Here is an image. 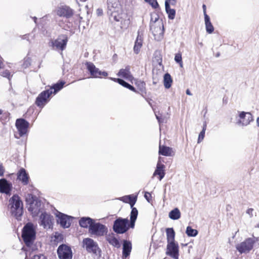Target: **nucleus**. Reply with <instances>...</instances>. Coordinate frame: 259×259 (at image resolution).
Returning a JSON list of instances; mask_svg holds the SVG:
<instances>
[{"instance_id":"nucleus-1","label":"nucleus","mask_w":259,"mask_h":259,"mask_svg":"<svg viewBox=\"0 0 259 259\" xmlns=\"http://www.w3.org/2000/svg\"><path fill=\"white\" fill-rule=\"evenodd\" d=\"M8 209L11 215L20 220L23 213V203L19 196L13 195L9 200Z\"/></svg>"},{"instance_id":"nucleus-2","label":"nucleus","mask_w":259,"mask_h":259,"mask_svg":"<svg viewBox=\"0 0 259 259\" xmlns=\"http://www.w3.org/2000/svg\"><path fill=\"white\" fill-rule=\"evenodd\" d=\"M65 82H60L54 85L50 89L41 92L37 97L35 104L37 106L42 108L49 101V98L53 93L56 94L60 91L63 87Z\"/></svg>"},{"instance_id":"nucleus-3","label":"nucleus","mask_w":259,"mask_h":259,"mask_svg":"<svg viewBox=\"0 0 259 259\" xmlns=\"http://www.w3.org/2000/svg\"><path fill=\"white\" fill-rule=\"evenodd\" d=\"M137 196L133 195L124 196L120 197L119 199L125 203H128L132 208L131 213V227L133 228L135 225V222L137 219L138 211L136 208L134 207V205L136 202Z\"/></svg>"},{"instance_id":"nucleus-4","label":"nucleus","mask_w":259,"mask_h":259,"mask_svg":"<svg viewBox=\"0 0 259 259\" xmlns=\"http://www.w3.org/2000/svg\"><path fill=\"white\" fill-rule=\"evenodd\" d=\"M22 236L28 247L32 244L35 238V231L32 224L28 223L24 226Z\"/></svg>"},{"instance_id":"nucleus-5","label":"nucleus","mask_w":259,"mask_h":259,"mask_svg":"<svg viewBox=\"0 0 259 259\" xmlns=\"http://www.w3.org/2000/svg\"><path fill=\"white\" fill-rule=\"evenodd\" d=\"M257 241V238L252 236L238 244L236 248L241 253L248 252L252 249L254 244Z\"/></svg>"},{"instance_id":"nucleus-6","label":"nucleus","mask_w":259,"mask_h":259,"mask_svg":"<svg viewBox=\"0 0 259 259\" xmlns=\"http://www.w3.org/2000/svg\"><path fill=\"white\" fill-rule=\"evenodd\" d=\"M253 120L252 115L248 112L238 111L237 124L241 126H247Z\"/></svg>"},{"instance_id":"nucleus-7","label":"nucleus","mask_w":259,"mask_h":259,"mask_svg":"<svg viewBox=\"0 0 259 259\" xmlns=\"http://www.w3.org/2000/svg\"><path fill=\"white\" fill-rule=\"evenodd\" d=\"M89 232L91 234L98 236L104 235L107 232V227L103 224L99 223H96L95 221L89 228Z\"/></svg>"},{"instance_id":"nucleus-8","label":"nucleus","mask_w":259,"mask_h":259,"mask_svg":"<svg viewBox=\"0 0 259 259\" xmlns=\"http://www.w3.org/2000/svg\"><path fill=\"white\" fill-rule=\"evenodd\" d=\"M54 12L55 14L59 17L67 19L71 17L74 13L73 10L66 5H62L57 7L54 11Z\"/></svg>"},{"instance_id":"nucleus-9","label":"nucleus","mask_w":259,"mask_h":259,"mask_svg":"<svg viewBox=\"0 0 259 259\" xmlns=\"http://www.w3.org/2000/svg\"><path fill=\"white\" fill-rule=\"evenodd\" d=\"M128 220L127 219H118L114 222V231L119 234L125 233L128 229Z\"/></svg>"},{"instance_id":"nucleus-10","label":"nucleus","mask_w":259,"mask_h":259,"mask_svg":"<svg viewBox=\"0 0 259 259\" xmlns=\"http://www.w3.org/2000/svg\"><path fill=\"white\" fill-rule=\"evenodd\" d=\"M83 246L89 252L98 254L100 251L97 243L89 238L83 240Z\"/></svg>"},{"instance_id":"nucleus-11","label":"nucleus","mask_w":259,"mask_h":259,"mask_svg":"<svg viewBox=\"0 0 259 259\" xmlns=\"http://www.w3.org/2000/svg\"><path fill=\"white\" fill-rule=\"evenodd\" d=\"M56 221L58 224L64 228H68L71 224L72 218L69 215L57 211L55 213Z\"/></svg>"},{"instance_id":"nucleus-12","label":"nucleus","mask_w":259,"mask_h":259,"mask_svg":"<svg viewBox=\"0 0 259 259\" xmlns=\"http://www.w3.org/2000/svg\"><path fill=\"white\" fill-rule=\"evenodd\" d=\"M57 253L60 259H71L72 257V250L66 244L60 245L58 248Z\"/></svg>"},{"instance_id":"nucleus-13","label":"nucleus","mask_w":259,"mask_h":259,"mask_svg":"<svg viewBox=\"0 0 259 259\" xmlns=\"http://www.w3.org/2000/svg\"><path fill=\"white\" fill-rule=\"evenodd\" d=\"M108 8L111 12V15L116 21H119V17L116 15L121 10L120 5L118 0H108Z\"/></svg>"},{"instance_id":"nucleus-14","label":"nucleus","mask_w":259,"mask_h":259,"mask_svg":"<svg viewBox=\"0 0 259 259\" xmlns=\"http://www.w3.org/2000/svg\"><path fill=\"white\" fill-rule=\"evenodd\" d=\"M15 125L19 133V137H22L27 134L29 122L26 120L22 118L18 119L16 120Z\"/></svg>"},{"instance_id":"nucleus-15","label":"nucleus","mask_w":259,"mask_h":259,"mask_svg":"<svg viewBox=\"0 0 259 259\" xmlns=\"http://www.w3.org/2000/svg\"><path fill=\"white\" fill-rule=\"evenodd\" d=\"M67 41L68 38L66 35H61L52 41V45L54 48L63 51L65 49Z\"/></svg>"},{"instance_id":"nucleus-16","label":"nucleus","mask_w":259,"mask_h":259,"mask_svg":"<svg viewBox=\"0 0 259 259\" xmlns=\"http://www.w3.org/2000/svg\"><path fill=\"white\" fill-rule=\"evenodd\" d=\"M166 254L174 258H179V246L175 242L167 243Z\"/></svg>"},{"instance_id":"nucleus-17","label":"nucleus","mask_w":259,"mask_h":259,"mask_svg":"<svg viewBox=\"0 0 259 259\" xmlns=\"http://www.w3.org/2000/svg\"><path fill=\"white\" fill-rule=\"evenodd\" d=\"M86 65L88 70L94 77H99L100 76H107L108 75L107 72L100 71L92 63H87Z\"/></svg>"},{"instance_id":"nucleus-18","label":"nucleus","mask_w":259,"mask_h":259,"mask_svg":"<svg viewBox=\"0 0 259 259\" xmlns=\"http://www.w3.org/2000/svg\"><path fill=\"white\" fill-rule=\"evenodd\" d=\"M52 217L46 212L42 213L40 216V225L45 229H50L52 226Z\"/></svg>"},{"instance_id":"nucleus-19","label":"nucleus","mask_w":259,"mask_h":259,"mask_svg":"<svg viewBox=\"0 0 259 259\" xmlns=\"http://www.w3.org/2000/svg\"><path fill=\"white\" fill-rule=\"evenodd\" d=\"M151 30L154 36L162 35L163 33V25L161 21H158L151 25Z\"/></svg>"},{"instance_id":"nucleus-20","label":"nucleus","mask_w":259,"mask_h":259,"mask_svg":"<svg viewBox=\"0 0 259 259\" xmlns=\"http://www.w3.org/2000/svg\"><path fill=\"white\" fill-rule=\"evenodd\" d=\"M28 209L33 216L37 215L41 209V202L38 199L36 200L32 204L29 205Z\"/></svg>"},{"instance_id":"nucleus-21","label":"nucleus","mask_w":259,"mask_h":259,"mask_svg":"<svg viewBox=\"0 0 259 259\" xmlns=\"http://www.w3.org/2000/svg\"><path fill=\"white\" fill-rule=\"evenodd\" d=\"M12 185L6 180L3 179L0 180V192L7 194H10L11 190Z\"/></svg>"},{"instance_id":"nucleus-22","label":"nucleus","mask_w":259,"mask_h":259,"mask_svg":"<svg viewBox=\"0 0 259 259\" xmlns=\"http://www.w3.org/2000/svg\"><path fill=\"white\" fill-rule=\"evenodd\" d=\"M164 165L161 163L160 161L158 162L156 166V169L153 174V177L158 175L159 176V180L161 181L164 177L165 173L164 172Z\"/></svg>"},{"instance_id":"nucleus-23","label":"nucleus","mask_w":259,"mask_h":259,"mask_svg":"<svg viewBox=\"0 0 259 259\" xmlns=\"http://www.w3.org/2000/svg\"><path fill=\"white\" fill-rule=\"evenodd\" d=\"M143 45V36L140 31L138 32V35L135 42L134 51L136 54H138Z\"/></svg>"},{"instance_id":"nucleus-24","label":"nucleus","mask_w":259,"mask_h":259,"mask_svg":"<svg viewBox=\"0 0 259 259\" xmlns=\"http://www.w3.org/2000/svg\"><path fill=\"white\" fill-rule=\"evenodd\" d=\"M159 154L165 156H171L174 155L175 152L171 148L160 145Z\"/></svg>"},{"instance_id":"nucleus-25","label":"nucleus","mask_w":259,"mask_h":259,"mask_svg":"<svg viewBox=\"0 0 259 259\" xmlns=\"http://www.w3.org/2000/svg\"><path fill=\"white\" fill-rule=\"evenodd\" d=\"M117 75L131 81H132L134 79V77L131 75L128 68L120 69Z\"/></svg>"},{"instance_id":"nucleus-26","label":"nucleus","mask_w":259,"mask_h":259,"mask_svg":"<svg viewBox=\"0 0 259 259\" xmlns=\"http://www.w3.org/2000/svg\"><path fill=\"white\" fill-rule=\"evenodd\" d=\"M95 220L92 219L89 217H83L81 218L79 221V223L80 226L84 228H87L88 227L91 228V226L93 224Z\"/></svg>"},{"instance_id":"nucleus-27","label":"nucleus","mask_w":259,"mask_h":259,"mask_svg":"<svg viewBox=\"0 0 259 259\" xmlns=\"http://www.w3.org/2000/svg\"><path fill=\"white\" fill-rule=\"evenodd\" d=\"M132 250V243L131 242L124 240L123 243V256L124 257L128 256Z\"/></svg>"},{"instance_id":"nucleus-28","label":"nucleus","mask_w":259,"mask_h":259,"mask_svg":"<svg viewBox=\"0 0 259 259\" xmlns=\"http://www.w3.org/2000/svg\"><path fill=\"white\" fill-rule=\"evenodd\" d=\"M18 179L20 180L24 185H26L28 182V176L26 174L24 168L20 169L18 172Z\"/></svg>"},{"instance_id":"nucleus-29","label":"nucleus","mask_w":259,"mask_h":259,"mask_svg":"<svg viewBox=\"0 0 259 259\" xmlns=\"http://www.w3.org/2000/svg\"><path fill=\"white\" fill-rule=\"evenodd\" d=\"M166 239L167 243L173 242L175 241V232L172 228H167L166 229Z\"/></svg>"},{"instance_id":"nucleus-30","label":"nucleus","mask_w":259,"mask_h":259,"mask_svg":"<svg viewBox=\"0 0 259 259\" xmlns=\"http://www.w3.org/2000/svg\"><path fill=\"white\" fill-rule=\"evenodd\" d=\"M181 213L178 208L171 210L168 213L169 218L172 220H177L181 218Z\"/></svg>"},{"instance_id":"nucleus-31","label":"nucleus","mask_w":259,"mask_h":259,"mask_svg":"<svg viewBox=\"0 0 259 259\" xmlns=\"http://www.w3.org/2000/svg\"><path fill=\"white\" fill-rule=\"evenodd\" d=\"M170 3L168 1H165V6L166 12L168 14V17L169 19L173 20L175 18L176 15V11L174 9H171L169 7Z\"/></svg>"},{"instance_id":"nucleus-32","label":"nucleus","mask_w":259,"mask_h":259,"mask_svg":"<svg viewBox=\"0 0 259 259\" xmlns=\"http://www.w3.org/2000/svg\"><path fill=\"white\" fill-rule=\"evenodd\" d=\"M110 79L114 81H116V82H118L121 85L123 86L125 88L128 89L129 90H130L132 91L136 92V90L134 88V87H133L132 85H130V84L126 82L125 81H124L123 80H122L121 79L112 78V77H110Z\"/></svg>"},{"instance_id":"nucleus-33","label":"nucleus","mask_w":259,"mask_h":259,"mask_svg":"<svg viewBox=\"0 0 259 259\" xmlns=\"http://www.w3.org/2000/svg\"><path fill=\"white\" fill-rule=\"evenodd\" d=\"M204 22L206 32L209 34L212 33L213 32L214 28L210 22L209 16H206L204 18Z\"/></svg>"},{"instance_id":"nucleus-34","label":"nucleus","mask_w":259,"mask_h":259,"mask_svg":"<svg viewBox=\"0 0 259 259\" xmlns=\"http://www.w3.org/2000/svg\"><path fill=\"white\" fill-rule=\"evenodd\" d=\"M172 82V79L170 75L168 73L165 74L163 77V84L165 88H170L171 86Z\"/></svg>"},{"instance_id":"nucleus-35","label":"nucleus","mask_w":259,"mask_h":259,"mask_svg":"<svg viewBox=\"0 0 259 259\" xmlns=\"http://www.w3.org/2000/svg\"><path fill=\"white\" fill-rule=\"evenodd\" d=\"M107 240L108 242L113 246L116 247H119L120 246L118 239L116 238L113 234L109 235L107 237Z\"/></svg>"},{"instance_id":"nucleus-36","label":"nucleus","mask_w":259,"mask_h":259,"mask_svg":"<svg viewBox=\"0 0 259 259\" xmlns=\"http://www.w3.org/2000/svg\"><path fill=\"white\" fill-rule=\"evenodd\" d=\"M186 233L188 236L191 237H195L198 234V232L196 230L192 229L190 226L187 227Z\"/></svg>"},{"instance_id":"nucleus-37","label":"nucleus","mask_w":259,"mask_h":259,"mask_svg":"<svg viewBox=\"0 0 259 259\" xmlns=\"http://www.w3.org/2000/svg\"><path fill=\"white\" fill-rule=\"evenodd\" d=\"M37 199L36 197H34L31 194H27L25 195V200L28 205L35 201Z\"/></svg>"},{"instance_id":"nucleus-38","label":"nucleus","mask_w":259,"mask_h":259,"mask_svg":"<svg viewBox=\"0 0 259 259\" xmlns=\"http://www.w3.org/2000/svg\"><path fill=\"white\" fill-rule=\"evenodd\" d=\"M206 122H205L203 124L202 130L199 135L198 139V143H200L203 140L204 135H205V132L206 131Z\"/></svg>"},{"instance_id":"nucleus-39","label":"nucleus","mask_w":259,"mask_h":259,"mask_svg":"<svg viewBox=\"0 0 259 259\" xmlns=\"http://www.w3.org/2000/svg\"><path fill=\"white\" fill-rule=\"evenodd\" d=\"M175 60L177 63L179 64L181 67H183L182 58L181 53H179L175 55Z\"/></svg>"},{"instance_id":"nucleus-40","label":"nucleus","mask_w":259,"mask_h":259,"mask_svg":"<svg viewBox=\"0 0 259 259\" xmlns=\"http://www.w3.org/2000/svg\"><path fill=\"white\" fill-rule=\"evenodd\" d=\"M28 250H26L25 259H28ZM32 259H47V258L45 255H44L42 254H40V255H34Z\"/></svg>"},{"instance_id":"nucleus-41","label":"nucleus","mask_w":259,"mask_h":259,"mask_svg":"<svg viewBox=\"0 0 259 259\" xmlns=\"http://www.w3.org/2000/svg\"><path fill=\"white\" fill-rule=\"evenodd\" d=\"M147 3L154 8H157L158 7V4L156 0H149Z\"/></svg>"},{"instance_id":"nucleus-42","label":"nucleus","mask_w":259,"mask_h":259,"mask_svg":"<svg viewBox=\"0 0 259 259\" xmlns=\"http://www.w3.org/2000/svg\"><path fill=\"white\" fill-rule=\"evenodd\" d=\"M253 211H254V210L253 208H249L246 210V212L247 214H248L249 215L250 217H252L253 216Z\"/></svg>"},{"instance_id":"nucleus-43","label":"nucleus","mask_w":259,"mask_h":259,"mask_svg":"<svg viewBox=\"0 0 259 259\" xmlns=\"http://www.w3.org/2000/svg\"><path fill=\"white\" fill-rule=\"evenodd\" d=\"M145 198L149 202L150 199L151 198V194L149 192H145L144 195Z\"/></svg>"},{"instance_id":"nucleus-44","label":"nucleus","mask_w":259,"mask_h":259,"mask_svg":"<svg viewBox=\"0 0 259 259\" xmlns=\"http://www.w3.org/2000/svg\"><path fill=\"white\" fill-rule=\"evenodd\" d=\"M2 76L9 78L10 76V73L9 71L5 70L2 73Z\"/></svg>"},{"instance_id":"nucleus-45","label":"nucleus","mask_w":259,"mask_h":259,"mask_svg":"<svg viewBox=\"0 0 259 259\" xmlns=\"http://www.w3.org/2000/svg\"><path fill=\"white\" fill-rule=\"evenodd\" d=\"M202 8H203V14H204V18H205L206 16H208V15H207L206 14V6L205 5H203L202 6Z\"/></svg>"},{"instance_id":"nucleus-46","label":"nucleus","mask_w":259,"mask_h":259,"mask_svg":"<svg viewBox=\"0 0 259 259\" xmlns=\"http://www.w3.org/2000/svg\"><path fill=\"white\" fill-rule=\"evenodd\" d=\"M96 13H97V14L98 15V16H100L103 13V11L102 9H98L96 11Z\"/></svg>"},{"instance_id":"nucleus-47","label":"nucleus","mask_w":259,"mask_h":259,"mask_svg":"<svg viewBox=\"0 0 259 259\" xmlns=\"http://www.w3.org/2000/svg\"><path fill=\"white\" fill-rule=\"evenodd\" d=\"M4 169L2 165H0V176H3L4 174Z\"/></svg>"},{"instance_id":"nucleus-48","label":"nucleus","mask_w":259,"mask_h":259,"mask_svg":"<svg viewBox=\"0 0 259 259\" xmlns=\"http://www.w3.org/2000/svg\"><path fill=\"white\" fill-rule=\"evenodd\" d=\"M166 1H168V3H170V4L172 5H175V4L176 3V0H166Z\"/></svg>"},{"instance_id":"nucleus-49","label":"nucleus","mask_w":259,"mask_h":259,"mask_svg":"<svg viewBox=\"0 0 259 259\" xmlns=\"http://www.w3.org/2000/svg\"><path fill=\"white\" fill-rule=\"evenodd\" d=\"M157 119L158 120V122L159 124H160L161 122H163V120H161L158 116H156Z\"/></svg>"},{"instance_id":"nucleus-50","label":"nucleus","mask_w":259,"mask_h":259,"mask_svg":"<svg viewBox=\"0 0 259 259\" xmlns=\"http://www.w3.org/2000/svg\"><path fill=\"white\" fill-rule=\"evenodd\" d=\"M145 84L143 82L140 81L139 83H138V85L141 86V87H143Z\"/></svg>"},{"instance_id":"nucleus-51","label":"nucleus","mask_w":259,"mask_h":259,"mask_svg":"<svg viewBox=\"0 0 259 259\" xmlns=\"http://www.w3.org/2000/svg\"><path fill=\"white\" fill-rule=\"evenodd\" d=\"M256 122L257 126L259 127V117L257 118Z\"/></svg>"},{"instance_id":"nucleus-52","label":"nucleus","mask_w":259,"mask_h":259,"mask_svg":"<svg viewBox=\"0 0 259 259\" xmlns=\"http://www.w3.org/2000/svg\"><path fill=\"white\" fill-rule=\"evenodd\" d=\"M186 94L187 95H190V96L192 95L191 93H190V91L189 90H187L186 91Z\"/></svg>"},{"instance_id":"nucleus-53","label":"nucleus","mask_w":259,"mask_h":259,"mask_svg":"<svg viewBox=\"0 0 259 259\" xmlns=\"http://www.w3.org/2000/svg\"><path fill=\"white\" fill-rule=\"evenodd\" d=\"M256 228H259V223L255 226Z\"/></svg>"},{"instance_id":"nucleus-54","label":"nucleus","mask_w":259,"mask_h":259,"mask_svg":"<svg viewBox=\"0 0 259 259\" xmlns=\"http://www.w3.org/2000/svg\"><path fill=\"white\" fill-rule=\"evenodd\" d=\"M2 114V111L0 110V115Z\"/></svg>"},{"instance_id":"nucleus-55","label":"nucleus","mask_w":259,"mask_h":259,"mask_svg":"<svg viewBox=\"0 0 259 259\" xmlns=\"http://www.w3.org/2000/svg\"><path fill=\"white\" fill-rule=\"evenodd\" d=\"M26 61L28 62V64H29V61L28 60H26Z\"/></svg>"},{"instance_id":"nucleus-56","label":"nucleus","mask_w":259,"mask_h":259,"mask_svg":"<svg viewBox=\"0 0 259 259\" xmlns=\"http://www.w3.org/2000/svg\"><path fill=\"white\" fill-rule=\"evenodd\" d=\"M15 137H16V138H17V139H19V137H16V136Z\"/></svg>"},{"instance_id":"nucleus-57","label":"nucleus","mask_w":259,"mask_h":259,"mask_svg":"<svg viewBox=\"0 0 259 259\" xmlns=\"http://www.w3.org/2000/svg\"><path fill=\"white\" fill-rule=\"evenodd\" d=\"M146 2H148L149 0H145Z\"/></svg>"}]
</instances>
